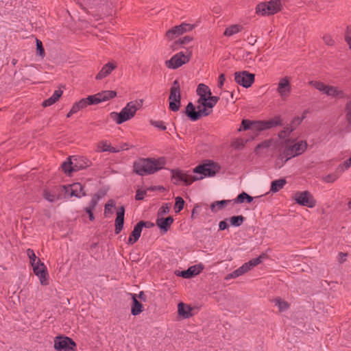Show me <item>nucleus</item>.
I'll list each match as a JSON object with an SVG mask.
<instances>
[{"label": "nucleus", "instance_id": "28", "mask_svg": "<svg viewBox=\"0 0 351 351\" xmlns=\"http://www.w3.org/2000/svg\"><path fill=\"white\" fill-rule=\"evenodd\" d=\"M191 311L192 308L189 306L182 302L179 303L178 305V314L183 318L186 319L191 317L192 316Z\"/></svg>", "mask_w": 351, "mask_h": 351}, {"label": "nucleus", "instance_id": "19", "mask_svg": "<svg viewBox=\"0 0 351 351\" xmlns=\"http://www.w3.org/2000/svg\"><path fill=\"white\" fill-rule=\"evenodd\" d=\"M142 225H143V223H139L138 222L134 227L127 242L128 245H133L139 239L143 230Z\"/></svg>", "mask_w": 351, "mask_h": 351}, {"label": "nucleus", "instance_id": "57", "mask_svg": "<svg viewBox=\"0 0 351 351\" xmlns=\"http://www.w3.org/2000/svg\"><path fill=\"white\" fill-rule=\"evenodd\" d=\"M304 118V116L302 117H295L289 125H292L293 127H295V129L296 127L302 123Z\"/></svg>", "mask_w": 351, "mask_h": 351}, {"label": "nucleus", "instance_id": "59", "mask_svg": "<svg viewBox=\"0 0 351 351\" xmlns=\"http://www.w3.org/2000/svg\"><path fill=\"white\" fill-rule=\"evenodd\" d=\"M270 146V141H265L261 143H259L255 148V152H258V150L261 148H268Z\"/></svg>", "mask_w": 351, "mask_h": 351}, {"label": "nucleus", "instance_id": "37", "mask_svg": "<svg viewBox=\"0 0 351 351\" xmlns=\"http://www.w3.org/2000/svg\"><path fill=\"white\" fill-rule=\"evenodd\" d=\"M257 56L253 58L252 53L250 51H244L242 56L243 60L248 65L251 66L255 61Z\"/></svg>", "mask_w": 351, "mask_h": 351}, {"label": "nucleus", "instance_id": "8", "mask_svg": "<svg viewBox=\"0 0 351 351\" xmlns=\"http://www.w3.org/2000/svg\"><path fill=\"white\" fill-rule=\"evenodd\" d=\"M191 56V51L185 55L182 51L173 56L170 60L165 62L166 66L171 69H176L183 64L189 62Z\"/></svg>", "mask_w": 351, "mask_h": 351}, {"label": "nucleus", "instance_id": "12", "mask_svg": "<svg viewBox=\"0 0 351 351\" xmlns=\"http://www.w3.org/2000/svg\"><path fill=\"white\" fill-rule=\"evenodd\" d=\"M195 28V25L189 23H182L180 25H176L166 32V36L169 40L186 33L192 31Z\"/></svg>", "mask_w": 351, "mask_h": 351}, {"label": "nucleus", "instance_id": "18", "mask_svg": "<svg viewBox=\"0 0 351 351\" xmlns=\"http://www.w3.org/2000/svg\"><path fill=\"white\" fill-rule=\"evenodd\" d=\"M291 87L287 77L281 78L278 82L277 92L282 97L288 96L291 92Z\"/></svg>", "mask_w": 351, "mask_h": 351}, {"label": "nucleus", "instance_id": "25", "mask_svg": "<svg viewBox=\"0 0 351 351\" xmlns=\"http://www.w3.org/2000/svg\"><path fill=\"white\" fill-rule=\"evenodd\" d=\"M69 189L71 191L70 197H81L86 195L80 183L76 182L71 184Z\"/></svg>", "mask_w": 351, "mask_h": 351}, {"label": "nucleus", "instance_id": "31", "mask_svg": "<svg viewBox=\"0 0 351 351\" xmlns=\"http://www.w3.org/2000/svg\"><path fill=\"white\" fill-rule=\"evenodd\" d=\"M242 29V26L240 25H232L225 29L223 35L226 36H231L240 32Z\"/></svg>", "mask_w": 351, "mask_h": 351}, {"label": "nucleus", "instance_id": "22", "mask_svg": "<svg viewBox=\"0 0 351 351\" xmlns=\"http://www.w3.org/2000/svg\"><path fill=\"white\" fill-rule=\"evenodd\" d=\"M74 171L86 168L90 165V161L84 157L73 158Z\"/></svg>", "mask_w": 351, "mask_h": 351}, {"label": "nucleus", "instance_id": "63", "mask_svg": "<svg viewBox=\"0 0 351 351\" xmlns=\"http://www.w3.org/2000/svg\"><path fill=\"white\" fill-rule=\"evenodd\" d=\"M98 201H99L98 197L93 196L92 197V199L90 202L88 207L91 208L92 209H95L96 205L97 204Z\"/></svg>", "mask_w": 351, "mask_h": 351}, {"label": "nucleus", "instance_id": "10", "mask_svg": "<svg viewBox=\"0 0 351 351\" xmlns=\"http://www.w3.org/2000/svg\"><path fill=\"white\" fill-rule=\"evenodd\" d=\"M235 82L244 88L250 87L255 80V75L248 71H243L234 73Z\"/></svg>", "mask_w": 351, "mask_h": 351}, {"label": "nucleus", "instance_id": "32", "mask_svg": "<svg viewBox=\"0 0 351 351\" xmlns=\"http://www.w3.org/2000/svg\"><path fill=\"white\" fill-rule=\"evenodd\" d=\"M43 197L46 200L49 201V202H54L56 200H59V199H62L61 195H60V194L56 195L55 193H52L47 189H45L43 191Z\"/></svg>", "mask_w": 351, "mask_h": 351}, {"label": "nucleus", "instance_id": "39", "mask_svg": "<svg viewBox=\"0 0 351 351\" xmlns=\"http://www.w3.org/2000/svg\"><path fill=\"white\" fill-rule=\"evenodd\" d=\"M110 73V62L106 63L96 76L97 80H102Z\"/></svg>", "mask_w": 351, "mask_h": 351}, {"label": "nucleus", "instance_id": "27", "mask_svg": "<svg viewBox=\"0 0 351 351\" xmlns=\"http://www.w3.org/2000/svg\"><path fill=\"white\" fill-rule=\"evenodd\" d=\"M250 270H251V269L245 263L232 273L228 274L226 279L236 278L240 276H242Z\"/></svg>", "mask_w": 351, "mask_h": 351}, {"label": "nucleus", "instance_id": "14", "mask_svg": "<svg viewBox=\"0 0 351 351\" xmlns=\"http://www.w3.org/2000/svg\"><path fill=\"white\" fill-rule=\"evenodd\" d=\"M32 268L35 275L39 278L40 284L45 286L47 285L49 275L45 264L40 260H38L36 265L32 266Z\"/></svg>", "mask_w": 351, "mask_h": 351}, {"label": "nucleus", "instance_id": "15", "mask_svg": "<svg viewBox=\"0 0 351 351\" xmlns=\"http://www.w3.org/2000/svg\"><path fill=\"white\" fill-rule=\"evenodd\" d=\"M81 4L84 9L88 13L99 12L102 10V6L107 8L106 2L103 3L102 0H81Z\"/></svg>", "mask_w": 351, "mask_h": 351}, {"label": "nucleus", "instance_id": "52", "mask_svg": "<svg viewBox=\"0 0 351 351\" xmlns=\"http://www.w3.org/2000/svg\"><path fill=\"white\" fill-rule=\"evenodd\" d=\"M351 167V156L346 160L343 164L339 165L338 169L343 172L346 169H348Z\"/></svg>", "mask_w": 351, "mask_h": 351}, {"label": "nucleus", "instance_id": "4", "mask_svg": "<svg viewBox=\"0 0 351 351\" xmlns=\"http://www.w3.org/2000/svg\"><path fill=\"white\" fill-rule=\"evenodd\" d=\"M143 103L142 99L132 101L128 102L119 113L111 112V114L115 117L114 120L117 124H121L134 117Z\"/></svg>", "mask_w": 351, "mask_h": 351}, {"label": "nucleus", "instance_id": "56", "mask_svg": "<svg viewBox=\"0 0 351 351\" xmlns=\"http://www.w3.org/2000/svg\"><path fill=\"white\" fill-rule=\"evenodd\" d=\"M147 195V191L145 190H137L135 195V199L136 200H143L145 196Z\"/></svg>", "mask_w": 351, "mask_h": 351}, {"label": "nucleus", "instance_id": "62", "mask_svg": "<svg viewBox=\"0 0 351 351\" xmlns=\"http://www.w3.org/2000/svg\"><path fill=\"white\" fill-rule=\"evenodd\" d=\"M94 209H92L91 208L87 206L86 208H85V211L86 213L88 215V217H89V219L90 221H93L95 217H94V215H93V211Z\"/></svg>", "mask_w": 351, "mask_h": 351}, {"label": "nucleus", "instance_id": "45", "mask_svg": "<svg viewBox=\"0 0 351 351\" xmlns=\"http://www.w3.org/2000/svg\"><path fill=\"white\" fill-rule=\"evenodd\" d=\"M322 40L324 44L328 47H333L335 45V40L330 34H324Z\"/></svg>", "mask_w": 351, "mask_h": 351}, {"label": "nucleus", "instance_id": "1", "mask_svg": "<svg viewBox=\"0 0 351 351\" xmlns=\"http://www.w3.org/2000/svg\"><path fill=\"white\" fill-rule=\"evenodd\" d=\"M196 92L199 97L197 101V110H196L192 102H189L185 109L186 115L192 121H196L202 117L210 114L213 112V108L219 100V97L212 96L210 89L204 84H199Z\"/></svg>", "mask_w": 351, "mask_h": 351}, {"label": "nucleus", "instance_id": "21", "mask_svg": "<svg viewBox=\"0 0 351 351\" xmlns=\"http://www.w3.org/2000/svg\"><path fill=\"white\" fill-rule=\"evenodd\" d=\"M87 101V98H84L80 99L78 102L75 103L70 111L67 113L66 117H71L73 114H75L80 110L86 108L89 105Z\"/></svg>", "mask_w": 351, "mask_h": 351}, {"label": "nucleus", "instance_id": "51", "mask_svg": "<svg viewBox=\"0 0 351 351\" xmlns=\"http://www.w3.org/2000/svg\"><path fill=\"white\" fill-rule=\"evenodd\" d=\"M251 121L248 119H243L241 125L239 129V131L243 130H251Z\"/></svg>", "mask_w": 351, "mask_h": 351}, {"label": "nucleus", "instance_id": "33", "mask_svg": "<svg viewBox=\"0 0 351 351\" xmlns=\"http://www.w3.org/2000/svg\"><path fill=\"white\" fill-rule=\"evenodd\" d=\"M286 153L282 151V152L280 153L276 160L275 165L276 168H281L284 166V165L289 160Z\"/></svg>", "mask_w": 351, "mask_h": 351}, {"label": "nucleus", "instance_id": "9", "mask_svg": "<svg viewBox=\"0 0 351 351\" xmlns=\"http://www.w3.org/2000/svg\"><path fill=\"white\" fill-rule=\"evenodd\" d=\"M54 348L57 351H74L76 343L68 337L59 336L54 339Z\"/></svg>", "mask_w": 351, "mask_h": 351}, {"label": "nucleus", "instance_id": "24", "mask_svg": "<svg viewBox=\"0 0 351 351\" xmlns=\"http://www.w3.org/2000/svg\"><path fill=\"white\" fill-rule=\"evenodd\" d=\"M325 94L328 96L337 98H344L345 93L337 86H328Z\"/></svg>", "mask_w": 351, "mask_h": 351}, {"label": "nucleus", "instance_id": "55", "mask_svg": "<svg viewBox=\"0 0 351 351\" xmlns=\"http://www.w3.org/2000/svg\"><path fill=\"white\" fill-rule=\"evenodd\" d=\"M151 123L152 125L160 129L161 130H165L167 129L163 121H152Z\"/></svg>", "mask_w": 351, "mask_h": 351}, {"label": "nucleus", "instance_id": "23", "mask_svg": "<svg viewBox=\"0 0 351 351\" xmlns=\"http://www.w3.org/2000/svg\"><path fill=\"white\" fill-rule=\"evenodd\" d=\"M202 269V267H197V265L191 266L188 269L182 271L178 276L184 278H190L199 274Z\"/></svg>", "mask_w": 351, "mask_h": 351}, {"label": "nucleus", "instance_id": "54", "mask_svg": "<svg viewBox=\"0 0 351 351\" xmlns=\"http://www.w3.org/2000/svg\"><path fill=\"white\" fill-rule=\"evenodd\" d=\"M71 188V184L69 185H63V186H61L60 187V191L61 192H64V197L65 198H69V197H70V193H71V191H70V189Z\"/></svg>", "mask_w": 351, "mask_h": 351}, {"label": "nucleus", "instance_id": "34", "mask_svg": "<svg viewBox=\"0 0 351 351\" xmlns=\"http://www.w3.org/2000/svg\"><path fill=\"white\" fill-rule=\"evenodd\" d=\"M273 302L278 307L280 312L287 311L289 308V304L287 302L282 300L280 298H276L273 300Z\"/></svg>", "mask_w": 351, "mask_h": 351}, {"label": "nucleus", "instance_id": "40", "mask_svg": "<svg viewBox=\"0 0 351 351\" xmlns=\"http://www.w3.org/2000/svg\"><path fill=\"white\" fill-rule=\"evenodd\" d=\"M245 200H246L247 202L250 203L253 200V197L246 193L242 192L237 197L235 202L237 203H243Z\"/></svg>", "mask_w": 351, "mask_h": 351}, {"label": "nucleus", "instance_id": "3", "mask_svg": "<svg viewBox=\"0 0 351 351\" xmlns=\"http://www.w3.org/2000/svg\"><path fill=\"white\" fill-rule=\"evenodd\" d=\"M165 164L164 158H141L134 162L133 171L139 176L150 175L163 169Z\"/></svg>", "mask_w": 351, "mask_h": 351}, {"label": "nucleus", "instance_id": "7", "mask_svg": "<svg viewBox=\"0 0 351 351\" xmlns=\"http://www.w3.org/2000/svg\"><path fill=\"white\" fill-rule=\"evenodd\" d=\"M169 109L173 112L180 110L181 106V91L178 80H176L170 88L169 96Z\"/></svg>", "mask_w": 351, "mask_h": 351}, {"label": "nucleus", "instance_id": "2", "mask_svg": "<svg viewBox=\"0 0 351 351\" xmlns=\"http://www.w3.org/2000/svg\"><path fill=\"white\" fill-rule=\"evenodd\" d=\"M220 169L219 166L210 160L199 165L193 170L194 173L199 174V176H192L179 169L171 170V180L174 184L178 185L180 182H184L186 185H191L193 182L202 180L206 177H213Z\"/></svg>", "mask_w": 351, "mask_h": 351}, {"label": "nucleus", "instance_id": "20", "mask_svg": "<svg viewBox=\"0 0 351 351\" xmlns=\"http://www.w3.org/2000/svg\"><path fill=\"white\" fill-rule=\"evenodd\" d=\"M173 222V218L171 216L166 218H158L156 221L157 226L164 232H167Z\"/></svg>", "mask_w": 351, "mask_h": 351}, {"label": "nucleus", "instance_id": "50", "mask_svg": "<svg viewBox=\"0 0 351 351\" xmlns=\"http://www.w3.org/2000/svg\"><path fill=\"white\" fill-rule=\"evenodd\" d=\"M36 49H37V52L39 54V56L43 58L45 56V49L43 47V43L41 42V40H40L39 39H36Z\"/></svg>", "mask_w": 351, "mask_h": 351}, {"label": "nucleus", "instance_id": "35", "mask_svg": "<svg viewBox=\"0 0 351 351\" xmlns=\"http://www.w3.org/2000/svg\"><path fill=\"white\" fill-rule=\"evenodd\" d=\"M308 84L324 94L326 93V88L328 87V85H326L324 83L319 81H310Z\"/></svg>", "mask_w": 351, "mask_h": 351}, {"label": "nucleus", "instance_id": "38", "mask_svg": "<svg viewBox=\"0 0 351 351\" xmlns=\"http://www.w3.org/2000/svg\"><path fill=\"white\" fill-rule=\"evenodd\" d=\"M74 165L73 162V158L69 159L68 161L64 162L62 165V170L66 173H70L72 171H74Z\"/></svg>", "mask_w": 351, "mask_h": 351}, {"label": "nucleus", "instance_id": "41", "mask_svg": "<svg viewBox=\"0 0 351 351\" xmlns=\"http://www.w3.org/2000/svg\"><path fill=\"white\" fill-rule=\"evenodd\" d=\"M345 111L347 121L351 125V94L346 104Z\"/></svg>", "mask_w": 351, "mask_h": 351}, {"label": "nucleus", "instance_id": "48", "mask_svg": "<svg viewBox=\"0 0 351 351\" xmlns=\"http://www.w3.org/2000/svg\"><path fill=\"white\" fill-rule=\"evenodd\" d=\"M339 177V175L337 173H330L324 176L322 180L326 183H332L336 181Z\"/></svg>", "mask_w": 351, "mask_h": 351}, {"label": "nucleus", "instance_id": "49", "mask_svg": "<svg viewBox=\"0 0 351 351\" xmlns=\"http://www.w3.org/2000/svg\"><path fill=\"white\" fill-rule=\"evenodd\" d=\"M227 200L216 201L211 204L210 208L212 210H215V207H217L218 210H220L227 205Z\"/></svg>", "mask_w": 351, "mask_h": 351}, {"label": "nucleus", "instance_id": "44", "mask_svg": "<svg viewBox=\"0 0 351 351\" xmlns=\"http://www.w3.org/2000/svg\"><path fill=\"white\" fill-rule=\"evenodd\" d=\"M175 200H176V203H175V206H174V210H175V213H178L183 209L184 205V201L183 198L181 197H176Z\"/></svg>", "mask_w": 351, "mask_h": 351}, {"label": "nucleus", "instance_id": "42", "mask_svg": "<svg viewBox=\"0 0 351 351\" xmlns=\"http://www.w3.org/2000/svg\"><path fill=\"white\" fill-rule=\"evenodd\" d=\"M245 220V217L242 215L233 216L230 218V224L235 227L240 226Z\"/></svg>", "mask_w": 351, "mask_h": 351}, {"label": "nucleus", "instance_id": "61", "mask_svg": "<svg viewBox=\"0 0 351 351\" xmlns=\"http://www.w3.org/2000/svg\"><path fill=\"white\" fill-rule=\"evenodd\" d=\"M94 209H92L91 208L87 206L86 208H85V211L86 213L88 215V217H89V219L90 221H93L95 217H94V215H93V211Z\"/></svg>", "mask_w": 351, "mask_h": 351}, {"label": "nucleus", "instance_id": "53", "mask_svg": "<svg viewBox=\"0 0 351 351\" xmlns=\"http://www.w3.org/2000/svg\"><path fill=\"white\" fill-rule=\"evenodd\" d=\"M193 40V38L190 36H186L183 37L182 38L179 39L175 43V45H186L189 43Z\"/></svg>", "mask_w": 351, "mask_h": 351}, {"label": "nucleus", "instance_id": "36", "mask_svg": "<svg viewBox=\"0 0 351 351\" xmlns=\"http://www.w3.org/2000/svg\"><path fill=\"white\" fill-rule=\"evenodd\" d=\"M265 257H266V254H262L258 257L252 258L246 263L250 267V268L252 269L253 267H254L256 265L261 263V262L263 261V259L265 258Z\"/></svg>", "mask_w": 351, "mask_h": 351}, {"label": "nucleus", "instance_id": "13", "mask_svg": "<svg viewBox=\"0 0 351 351\" xmlns=\"http://www.w3.org/2000/svg\"><path fill=\"white\" fill-rule=\"evenodd\" d=\"M294 199L298 204L308 208H313L316 204L313 195L307 191L297 192L295 194Z\"/></svg>", "mask_w": 351, "mask_h": 351}, {"label": "nucleus", "instance_id": "43", "mask_svg": "<svg viewBox=\"0 0 351 351\" xmlns=\"http://www.w3.org/2000/svg\"><path fill=\"white\" fill-rule=\"evenodd\" d=\"M295 130V127L292 125H288L282 131L278 133L280 138H285L289 136V134Z\"/></svg>", "mask_w": 351, "mask_h": 351}, {"label": "nucleus", "instance_id": "6", "mask_svg": "<svg viewBox=\"0 0 351 351\" xmlns=\"http://www.w3.org/2000/svg\"><path fill=\"white\" fill-rule=\"evenodd\" d=\"M282 124V119L279 116L267 121H251V131L257 136L263 130H268Z\"/></svg>", "mask_w": 351, "mask_h": 351}, {"label": "nucleus", "instance_id": "30", "mask_svg": "<svg viewBox=\"0 0 351 351\" xmlns=\"http://www.w3.org/2000/svg\"><path fill=\"white\" fill-rule=\"evenodd\" d=\"M287 184L285 178H280L271 182L270 191L277 193L281 190Z\"/></svg>", "mask_w": 351, "mask_h": 351}, {"label": "nucleus", "instance_id": "29", "mask_svg": "<svg viewBox=\"0 0 351 351\" xmlns=\"http://www.w3.org/2000/svg\"><path fill=\"white\" fill-rule=\"evenodd\" d=\"M62 90H61L60 89L55 90L51 97H50L49 99L45 100L43 102V104H42L43 106L47 107V106H51L52 104H55L59 99V98L62 96Z\"/></svg>", "mask_w": 351, "mask_h": 351}, {"label": "nucleus", "instance_id": "17", "mask_svg": "<svg viewBox=\"0 0 351 351\" xmlns=\"http://www.w3.org/2000/svg\"><path fill=\"white\" fill-rule=\"evenodd\" d=\"M87 98L89 105H95L110 99V91L106 90L90 95Z\"/></svg>", "mask_w": 351, "mask_h": 351}, {"label": "nucleus", "instance_id": "58", "mask_svg": "<svg viewBox=\"0 0 351 351\" xmlns=\"http://www.w3.org/2000/svg\"><path fill=\"white\" fill-rule=\"evenodd\" d=\"M128 149V145L125 143H123L119 147H115L111 146L110 150H111V153H116V152H119L121 150H127Z\"/></svg>", "mask_w": 351, "mask_h": 351}, {"label": "nucleus", "instance_id": "26", "mask_svg": "<svg viewBox=\"0 0 351 351\" xmlns=\"http://www.w3.org/2000/svg\"><path fill=\"white\" fill-rule=\"evenodd\" d=\"M131 295H132V298L131 313H132V315L136 316V315H139L143 311V305L137 300L136 294L132 293Z\"/></svg>", "mask_w": 351, "mask_h": 351}, {"label": "nucleus", "instance_id": "11", "mask_svg": "<svg viewBox=\"0 0 351 351\" xmlns=\"http://www.w3.org/2000/svg\"><path fill=\"white\" fill-rule=\"evenodd\" d=\"M306 148V142L301 141L292 145H287L283 151L286 153L288 158H292L303 154Z\"/></svg>", "mask_w": 351, "mask_h": 351}, {"label": "nucleus", "instance_id": "46", "mask_svg": "<svg viewBox=\"0 0 351 351\" xmlns=\"http://www.w3.org/2000/svg\"><path fill=\"white\" fill-rule=\"evenodd\" d=\"M27 254L29 258V261L32 266H34L35 265H36V262H38V260H40V258H37L34 250L32 249L29 248L27 250Z\"/></svg>", "mask_w": 351, "mask_h": 351}, {"label": "nucleus", "instance_id": "47", "mask_svg": "<svg viewBox=\"0 0 351 351\" xmlns=\"http://www.w3.org/2000/svg\"><path fill=\"white\" fill-rule=\"evenodd\" d=\"M110 145L108 144L107 141H101L99 142L97 145L96 152H104L109 150Z\"/></svg>", "mask_w": 351, "mask_h": 351}, {"label": "nucleus", "instance_id": "16", "mask_svg": "<svg viewBox=\"0 0 351 351\" xmlns=\"http://www.w3.org/2000/svg\"><path fill=\"white\" fill-rule=\"evenodd\" d=\"M125 208L121 206L117 208L116 212V219L114 221V232L117 234H119L123 230L124 224Z\"/></svg>", "mask_w": 351, "mask_h": 351}, {"label": "nucleus", "instance_id": "60", "mask_svg": "<svg viewBox=\"0 0 351 351\" xmlns=\"http://www.w3.org/2000/svg\"><path fill=\"white\" fill-rule=\"evenodd\" d=\"M226 80V77H225V75L223 73H221L219 76V81H218V87L221 88L222 86H223L224 84V82Z\"/></svg>", "mask_w": 351, "mask_h": 351}, {"label": "nucleus", "instance_id": "5", "mask_svg": "<svg viewBox=\"0 0 351 351\" xmlns=\"http://www.w3.org/2000/svg\"><path fill=\"white\" fill-rule=\"evenodd\" d=\"M289 1V0H270L268 2L260 3L256 8V12L262 16L273 15L281 11Z\"/></svg>", "mask_w": 351, "mask_h": 351}, {"label": "nucleus", "instance_id": "64", "mask_svg": "<svg viewBox=\"0 0 351 351\" xmlns=\"http://www.w3.org/2000/svg\"><path fill=\"white\" fill-rule=\"evenodd\" d=\"M139 223H143V225H142V228H152L154 226V224L151 222V221H140L138 222Z\"/></svg>", "mask_w": 351, "mask_h": 351}]
</instances>
